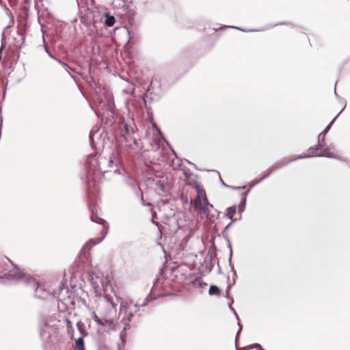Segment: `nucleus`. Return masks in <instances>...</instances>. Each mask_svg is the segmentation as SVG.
Segmentation results:
<instances>
[{
	"label": "nucleus",
	"mask_w": 350,
	"mask_h": 350,
	"mask_svg": "<svg viewBox=\"0 0 350 350\" xmlns=\"http://www.w3.org/2000/svg\"><path fill=\"white\" fill-rule=\"evenodd\" d=\"M88 165L89 169L88 185L90 189L92 186L96 187V183H98L105 173L108 171L105 165L113 167V165L117 166V162L114 163L112 157L107 159L100 154H95L88 157Z\"/></svg>",
	"instance_id": "f257e3e1"
},
{
	"label": "nucleus",
	"mask_w": 350,
	"mask_h": 350,
	"mask_svg": "<svg viewBox=\"0 0 350 350\" xmlns=\"http://www.w3.org/2000/svg\"><path fill=\"white\" fill-rule=\"evenodd\" d=\"M5 275L4 278L12 280H23L25 282L31 284L32 288H35L36 291V296L38 298L45 299L42 295L44 290L42 287H40L38 283L31 278L29 275H26L23 273L18 268L14 267L12 270H8L7 272H4Z\"/></svg>",
	"instance_id": "f03ea898"
},
{
	"label": "nucleus",
	"mask_w": 350,
	"mask_h": 350,
	"mask_svg": "<svg viewBox=\"0 0 350 350\" xmlns=\"http://www.w3.org/2000/svg\"><path fill=\"white\" fill-rule=\"evenodd\" d=\"M308 154H306L304 155L299 156L297 158H295L292 161H295L299 159H304L308 158L310 157H325L328 158H334V156L332 154V153L330 152V148L326 147L323 148V144H322L321 142H319L318 144L315 148H310L308 150Z\"/></svg>",
	"instance_id": "7ed1b4c3"
},
{
	"label": "nucleus",
	"mask_w": 350,
	"mask_h": 350,
	"mask_svg": "<svg viewBox=\"0 0 350 350\" xmlns=\"http://www.w3.org/2000/svg\"><path fill=\"white\" fill-rule=\"evenodd\" d=\"M90 282L96 295L107 291L109 286L108 278H104L100 273L94 272L91 275Z\"/></svg>",
	"instance_id": "20e7f679"
},
{
	"label": "nucleus",
	"mask_w": 350,
	"mask_h": 350,
	"mask_svg": "<svg viewBox=\"0 0 350 350\" xmlns=\"http://www.w3.org/2000/svg\"><path fill=\"white\" fill-rule=\"evenodd\" d=\"M91 219H92V221H94L95 223L102 224L104 228H105V230L103 232V235H102L101 237L98 238L96 239H90L84 245L83 250L81 252V254H80L81 256L82 254H83L84 256L85 255V254L84 253V251L86 249H88L89 245H91V246H92V245H95L100 243L105 239V236H106V234L107 233V231H108V226H107V222L104 219H103L102 218H100L97 215V214L94 213V210H92V215H91Z\"/></svg>",
	"instance_id": "39448f33"
},
{
	"label": "nucleus",
	"mask_w": 350,
	"mask_h": 350,
	"mask_svg": "<svg viewBox=\"0 0 350 350\" xmlns=\"http://www.w3.org/2000/svg\"><path fill=\"white\" fill-rule=\"evenodd\" d=\"M198 194L196 198L192 200L191 203L196 210L199 211L205 203L208 202L207 198L204 191L199 188L197 189Z\"/></svg>",
	"instance_id": "423d86ee"
},
{
	"label": "nucleus",
	"mask_w": 350,
	"mask_h": 350,
	"mask_svg": "<svg viewBox=\"0 0 350 350\" xmlns=\"http://www.w3.org/2000/svg\"><path fill=\"white\" fill-rule=\"evenodd\" d=\"M40 332L42 339L44 341H48L51 338V335L55 333L54 325H50L48 321H44Z\"/></svg>",
	"instance_id": "0eeeda50"
},
{
	"label": "nucleus",
	"mask_w": 350,
	"mask_h": 350,
	"mask_svg": "<svg viewBox=\"0 0 350 350\" xmlns=\"http://www.w3.org/2000/svg\"><path fill=\"white\" fill-rule=\"evenodd\" d=\"M133 317V313L132 312H129L126 319V323H125L124 327L123 328V330L121 331V332L120 333V339L121 340V342L118 343V350H120L122 348H123L124 347V345L126 341V330L129 328V323L131 322Z\"/></svg>",
	"instance_id": "6e6552de"
},
{
	"label": "nucleus",
	"mask_w": 350,
	"mask_h": 350,
	"mask_svg": "<svg viewBox=\"0 0 350 350\" xmlns=\"http://www.w3.org/2000/svg\"><path fill=\"white\" fill-rule=\"evenodd\" d=\"M116 298L120 301V310H119V318H121V321H124L126 319V314L128 312L129 308L132 305L133 301L131 300H123L116 295Z\"/></svg>",
	"instance_id": "1a4fd4ad"
},
{
	"label": "nucleus",
	"mask_w": 350,
	"mask_h": 350,
	"mask_svg": "<svg viewBox=\"0 0 350 350\" xmlns=\"http://www.w3.org/2000/svg\"><path fill=\"white\" fill-rule=\"evenodd\" d=\"M212 211H213V206L208 202L205 203L199 212L204 215L209 222L213 223L215 221V215L212 213Z\"/></svg>",
	"instance_id": "9d476101"
},
{
	"label": "nucleus",
	"mask_w": 350,
	"mask_h": 350,
	"mask_svg": "<svg viewBox=\"0 0 350 350\" xmlns=\"http://www.w3.org/2000/svg\"><path fill=\"white\" fill-rule=\"evenodd\" d=\"M11 261L6 257H3L0 259V278H4L5 275L3 273L4 272L8 271V269H5V267Z\"/></svg>",
	"instance_id": "9b49d317"
},
{
	"label": "nucleus",
	"mask_w": 350,
	"mask_h": 350,
	"mask_svg": "<svg viewBox=\"0 0 350 350\" xmlns=\"http://www.w3.org/2000/svg\"><path fill=\"white\" fill-rule=\"evenodd\" d=\"M342 112V111L336 116V117L329 124V125L325 129V130L321 133L319 135V142H321L322 144L325 141V135L330 129L333 122L336 120V118L338 116V115Z\"/></svg>",
	"instance_id": "f8f14e48"
},
{
	"label": "nucleus",
	"mask_w": 350,
	"mask_h": 350,
	"mask_svg": "<svg viewBox=\"0 0 350 350\" xmlns=\"http://www.w3.org/2000/svg\"><path fill=\"white\" fill-rule=\"evenodd\" d=\"M156 190L159 194L166 193L165 183L163 180H160L156 183Z\"/></svg>",
	"instance_id": "ddd939ff"
},
{
	"label": "nucleus",
	"mask_w": 350,
	"mask_h": 350,
	"mask_svg": "<svg viewBox=\"0 0 350 350\" xmlns=\"http://www.w3.org/2000/svg\"><path fill=\"white\" fill-rule=\"evenodd\" d=\"M77 327L79 332L81 334V336L85 337L88 336V332L86 331L85 325L83 322H77Z\"/></svg>",
	"instance_id": "4468645a"
},
{
	"label": "nucleus",
	"mask_w": 350,
	"mask_h": 350,
	"mask_svg": "<svg viewBox=\"0 0 350 350\" xmlns=\"http://www.w3.org/2000/svg\"><path fill=\"white\" fill-rule=\"evenodd\" d=\"M83 338L81 336L76 340L75 344L77 350H85Z\"/></svg>",
	"instance_id": "2eb2a0df"
},
{
	"label": "nucleus",
	"mask_w": 350,
	"mask_h": 350,
	"mask_svg": "<svg viewBox=\"0 0 350 350\" xmlns=\"http://www.w3.org/2000/svg\"><path fill=\"white\" fill-rule=\"evenodd\" d=\"M107 18L105 20V24L108 27H112L115 23V18L113 16H109L108 13H107Z\"/></svg>",
	"instance_id": "dca6fc26"
},
{
	"label": "nucleus",
	"mask_w": 350,
	"mask_h": 350,
	"mask_svg": "<svg viewBox=\"0 0 350 350\" xmlns=\"http://www.w3.org/2000/svg\"><path fill=\"white\" fill-rule=\"evenodd\" d=\"M276 169H277V167L272 168L271 170H269V172L267 174L264 175L261 178H260L259 180H255V181L252 182V186H254L255 185H256V184L259 183L260 182H261L263 179H265L267 177H268Z\"/></svg>",
	"instance_id": "f3484780"
},
{
	"label": "nucleus",
	"mask_w": 350,
	"mask_h": 350,
	"mask_svg": "<svg viewBox=\"0 0 350 350\" xmlns=\"http://www.w3.org/2000/svg\"><path fill=\"white\" fill-rule=\"evenodd\" d=\"M219 293H220V290L217 286L212 285L210 286L208 293L211 295H219Z\"/></svg>",
	"instance_id": "a211bd4d"
},
{
	"label": "nucleus",
	"mask_w": 350,
	"mask_h": 350,
	"mask_svg": "<svg viewBox=\"0 0 350 350\" xmlns=\"http://www.w3.org/2000/svg\"><path fill=\"white\" fill-rule=\"evenodd\" d=\"M236 212V208L234 206H231L228 208L227 215L228 216L232 219Z\"/></svg>",
	"instance_id": "6ab92c4d"
},
{
	"label": "nucleus",
	"mask_w": 350,
	"mask_h": 350,
	"mask_svg": "<svg viewBox=\"0 0 350 350\" xmlns=\"http://www.w3.org/2000/svg\"><path fill=\"white\" fill-rule=\"evenodd\" d=\"M66 323L68 332H71L72 334L74 332V328L72 325L71 321L69 319H66Z\"/></svg>",
	"instance_id": "aec40b11"
},
{
	"label": "nucleus",
	"mask_w": 350,
	"mask_h": 350,
	"mask_svg": "<svg viewBox=\"0 0 350 350\" xmlns=\"http://www.w3.org/2000/svg\"><path fill=\"white\" fill-rule=\"evenodd\" d=\"M98 134V132L96 131V132H94V133H90V138L92 141V144H94V137L96 136V135Z\"/></svg>",
	"instance_id": "412c9836"
},
{
	"label": "nucleus",
	"mask_w": 350,
	"mask_h": 350,
	"mask_svg": "<svg viewBox=\"0 0 350 350\" xmlns=\"http://www.w3.org/2000/svg\"><path fill=\"white\" fill-rule=\"evenodd\" d=\"M105 325H108L109 326H112L113 325V320H108V319H106L105 320Z\"/></svg>",
	"instance_id": "4be33fe9"
},
{
	"label": "nucleus",
	"mask_w": 350,
	"mask_h": 350,
	"mask_svg": "<svg viewBox=\"0 0 350 350\" xmlns=\"http://www.w3.org/2000/svg\"><path fill=\"white\" fill-rule=\"evenodd\" d=\"M96 323L101 326L105 325V321H103L101 319H99L98 321H96Z\"/></svg>",
	"instance_id": "5701e85b"
},
{
	"label": "nucleus",
	"mask_w": 350,
	"mask_h": 350,
	"mask_svg": "<svg viewBox=\"0 0 350 350\" xmlns=\"http://www.w3.org/2000/svg\"><path fill=\"white\" fill-rule=\"evenodd\" d=\"M93 318L96 323V321H98L100 319L99 317L96 314H94Z\"/></svg>",
	"instance_id": "b1692460"
},
{
	"label": "nucleus",
	"mask_w": 350,
	"mask_h": 350,
	"mask_svg": "<svg viewBox=\"0 0 350 350\" xmlns=\"http://www.w3.org/2000/svg\"><path fill=\"white\" fill-rule=\"evenodd\" d=\"M230 309H231L232 310L234 311V309L231 307V306H230ZM234 312V314H235V316H236L237 319H239V317H238L237 314L235 312Z\"/></svg>",
	"instance_id": "393cba45"
},
{
	"label": "nucleus",
	"mask_w": 350,
	"mask_h": 350,
	"mask_svg": "<svg viewBox=\"0 0 350 350\" xmlns=\"http://www.w3.org/2000/svg\"><path fill=\"white\" fill-rule=\"evenodd\" d=\"M255 347H259V348L260 349V350H263V349H261L260 345H258V344H256V345H255Z\"/></svg>",
	"instance_id": "a878e982"
},
{
	"label": "nucleus",
	"mask_w": 350,
	"mask_h": 350,
	"mask_svg": "<svg viewBox=\"0 0 350 350\" xmlns=\"http://www.w3.org/2000/svg\"><path fill=\"white\" fill-rule=\"evenodd\" d=\"M53 296H54L55 297H58V295H57V293H56V292H54V293H53Z\"/></svg>",
	"instance_id": "bb28decb"
},
{
	"label": "nucleus",
	"mask_w": 350,
	"mask_h": 350,
	"mask_svg": "<svg viewBox=\"0 0 350 350\" xmlns=\"http://www.w3.org/2000/svg\"><path fill=\"white\" fill-rule=\"evenodd\" d=\"M135 307H136V310L135 312H137L139 310V307L138 305H135Z\"/></svg>",
	"instance_id": "cd10ccee"
},
{
	"label": "nucleus",
	"mask_w": 350,
	"mask_h": 350,
	"mask_svg": "<svg viewBox=\"0 0 350 350\" xmlns=\"http://www.w3.org/2000/svg\"><path fill=\"white\" fill-rule=\"evenodd\" d=\"M118 170H118V169H117V170H114V172H115V173H117Z\"/></svg>",
	"instance_id": "c85d7f7f"
},
{
	"label": "nucleus",
	"mask_w": 350,
	"mask_h": 350,
	"mask_svg": "<svg viewBox=\"0 0 350 350\" xmlns=\"http://www.w3.org/2000/svg\"><path fill=\"white\" fill-rule=\"evenodd\" d=\"M241 328L240 327V329H239V332H238L237 335L239 334V332H241Z\"/></svg>",
	"instance_id": "c756f323"
},
{
	"label": "nucleus",
	"mask_w": 350,
	"mask_h": 350,
	"mask_svg": "<svg viewBox=\"0 0 350 350\" xmlns=\"http://www.w3.org/2000/svg\"><path fill=\"white\" fill-rule=\"evenodd\" d=\"M157 131H158L159 135H161V131H159V129H157Z\"/></svg>",
	"instance_id": "7c9ffc66"
},
{
	"label": "nucleus",
	"mask_w": 350,
	"mask_h": 350,
	"mask_svg": "<svg viewBox=\"0 0 350 350\" xmlns=\"http://www.w3.org/2000/svg\"><path fill=\"white\" fill-rule=\"evenodd\" d=\"M141 199H142V201L143 202L144 201V198H143V196H142L141 197Z\"/></svg>",
	"instance_id": "2f4dec72"
},
{
	"label": "nucleus",
	"mask_w": 350,
	"mask_h": 350,
	"mask_svg": "<svg viewBox=\"0 0 350 350\" xmlns=\"http://www.w3.org/2000/svg\"><path fill=\"white\" fill-rule=\"evenodd\" d=\"M161 202H162L163 204H165V203L166 202V201H161Z\"/></svg>",
	"instance_id": "473e14b6"
},
{
	"label": "nucleus",
	"mask_w": 350,
	"mask_h": 350,
	"mask_svg": "<svg viewBox=\"0 0 350 350\" xmlns=\"http://www.w3.org/2000/svg\"><path fill=\"white\" fill-rule=\"evenodd\" d=\"M125 128L127 129V125L126 124L125 125ZM126 132H128L127 130H126Z\"/></svg>",
	"instance_id": "72a5a7b5"
},
{
	"label": "nucleus",
	"mask_w": 350,
	"mask_h": 350,
	"mask_svg": "<svg viewBox=\"0 0 350 350\" xmlns=\"http://www.w3.org/2000/svg\"><path fill=\"white\" fill-rule=\"evenodd\" d=\"M99 350H103L102 349H100Z\"/></svg>",
	"instance_id": "f704fd0d"
}]
</instances>
